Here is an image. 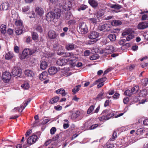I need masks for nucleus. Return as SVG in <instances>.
Masks as SVG:
<instances>
[{"mask_svg": "<svg viewBox=\"0 0 148 148\" xmlns=\"http://www.w3.org/2000/svg\"><path fill=\"white\" fill-rule=\"evenodd\" d=\"M101 115L102 116L99 118V120L100 121H105L113 116L114 114L111 110H105L102 112Z\"/></svg>", "mask_w": 148, "mask_h": 148, "instance_id": "1", "label": "nucleus"}, {"mask_svg": "<svg viewBox=\"0 0 148 148\" xmlns=\"http://www.w3.org/2000/svg\"><path fill=\"white\" fill-rule=\"evenodd\" d=\"M61 15V11L60 9L55 10V12H49L47 15V18L49 19L50 21H53L55 18H59Z\"/></svg>", "mask_w": 148, "mask_h": 148, "instance_id": "2", "label": "nucleus"}, {"mask_svg": "<svg viewBox=\"0 0 148 148\" xmlns=\"http://www.w3.org/2000/svg\"><path fill=\"white\" fill-rule=\"evenodd\" d=\"M114 50V47L112 45H110L107 46L106 49L100 50L99 52L100 54L107 55L111 53Z\"/></svg>", "mask_w": 148, "mask_h": 148, "instance_id": "3", "label": "nucleus"}, {"mask_svg": "<svg viewBox=\"0 0 148 148\" xmlns=\"http://www.w3.org/2000/svg\"><path fill=\"white\" fill-rule=\"evenodd\" d=\"M58 54L64 57L69 58L68 60L69 61H72L73 60L72 58H74V54L72 53L58 52Z\"/></svg>", "mask_w": 148, "mask_h": 148, "instance_id": "4", "label": "nucleus"}, {"mask_svg": "<svg viewBox=\"0 0 148 148\" xmlns=\"http://www.w3.org/2000/svg\"><path fill=\"white\" fill-rule=\"evenodd\" d=\"M59 5L60 8L64 9L65 11H68L70 10L72 7V2L68 1L65 4L62 5L61 3L59 4Z\"/></svg>", "mask_w": 148, "mask_h": 148, "instance_id": "5", "label": "nucleus"}, {"mask_svg": "<svg viewBox=\"0 0 148 148\" xmlns=\"http://www.w3.org/2000/svg\"><path fill=\"white\" fill-rule=\"evenodd\" d=\"M79 27L80 31L82 34H86L88 31V27L86 24L84 22H82L79 23Z\"/></svg>", "mask_w": 148, "mask_h": 148, "instance_id": "6", "label": "nucleus"}, {"mask_svg": "<svg viewBox=\"0 0 148 148\" xmlns=\"http://www.w3.org/2000/svg\"><path fill=\"white\" fill-rule=\"evenodd\" d=\"M99 36V33L96 32L92 31L90 32L88 36V38L91 40H93V42H96L97 40L96 38Z\"/></svg>", "mask_w": 148, "mask_h": 148, "instance_id": "7", "label": "nucleus"}, {"mask_svg": "<svg viewBox=\"0 0 148 148\" xmlns=\"http://www.w3.org/2000/svg\"><path fill=\"white\" fill-rule=\"evenodd\" d=\"M11 78L10 73L8 72H5L2 75V79L3 81L6 82H8Z\"/></svg>", "mask_w": 148, "mask_h": 148, "instance_id": "8", "label": "nucleus"}, {"mask_svg": "<svg viewBox=\"0 0 148 148\" xmlns=\"http://www.w3.org/2000/svg\"><path fill=\"white\" fill-rule=\"evenodd\" d=\"M48 73L47 72L44 71L42 72L39 76V79L41 81L45 80L44 83L45 84L47 83L49 81V80L47 79L48 78Z\"/></svg>", "mask_w": 148, "mask_h": 148, "instance_id": "9", "label": "nucleus"}, {"mask_svg": "<svg viewBox=\"0 0 148 148\" xmlns=\"http://www.w3.org/2000/svg\"><path fill=\"white\" fill-rule=\"evenodd\" d=\"M38 138L37 136L36 135H32L29 137L27 139V143L28 144L32 145L36 141Z\"/></svg>", "mask_w": 148, "mask_h": 148, "instance_id": "10", "label": "nucleus"}, {"mask_svg": "<svg viewBox=\"0 0 148 148\" xmlns=\"http://www.w3.org/2000/svg\"><path fill=\"white\" fill-rule=\"evenodd\" d=\"M10 4L8 2H5L2 3L0 6L1 11L7 10L10 9Z\"/></svg>", "mask_w": 148, "mask_h": 148, "instance_id": "11", "label": "nucleus"}, {"mask_svg": "<svg viewBox=\"0 0 148 148\" xmlns=\"http://www.w3.org/2000/svg\"><path fill=\"white\" fill-rule=\"evenodd\" d=\"M48 35L50 39H54L58 36V34L55 31L50 30L48 32Z\"/></svg>", "mask_w": 148, "mask_h": 148, "instance_id": "12", "label": "nucleus"}, {"mask_svg": "<svg viewBox=\"0 0 148 148\" xmlns=\"http://www.w3.org/2000/svg\"><path fill=\"white\" fill-rule=\"evenodd\" d=\"M21 69L18 67H14L12 70L11 72L12 75L14 76L15 77L16 76H18L20 75L21 73Z\"/></svg>", "mask_w": 148, "mask_h": 148, "instance_id": "13", "label": "nucleus"}, {"mask_svg": "<svg viewBox=\"0 0 148 148\" xmlns=\"http://www.w3.org/2000/svg\"><path fill=\"white\" fill-rule=\"evenodd\" d=\"M67 61V60L64 58H59L57 60L56 63L58 65L62 66L66 64Z\"/></svg>", "mask_w": 148, "mask_h": 148, "instance_id": "14", "label": "nucleus"}, {"mask_svg": "<svg viewBox=\"0 0 148 148\" xmlns=\"http://www.w3.org/2000/svg\"><path fill=\"white\" fill-rule=\"evenodd\" d=\"M111 27V25L109 23H105L100 26V30L101 31H106L110 30Z\"/></svg>", "mask_w": 148, "mask_h": 148, "instance_id": "15", "label": "nucleus"}, {"mask_svg": "<svg viewBox=\"0 0 148 148\" xmlns=\"http://www.w3.org/2000/svg\"><path fill=\"white\" fill-rule=\"evenodd\" d=\"M137 27L138 29H144L148 27V23L146 22L140 23L138 24Z\"/></svg>", "mask_w": 148, "mask_h": 148, "instance_id": "16", "label": "nucleus"}, {"mask_svg": "<svg viewBox=\"0 0 148 148\" xmlns=\"http://www.w3.org/2000/svg\"><path fill=\"white\" fill-rule=\"evenodd\" d=\"M58 71L57 69L54 66H51L49 68L48 72L50 75H53L55 74Z\"/></svg>", "mask_w": 148, "mask_h": 148, "instance_id": "17", "label": "nucleus"}, {"mask_svg": "<svg viewBox=\"0 0 148 148\" xmlns=\"http://www.w3.org/2000/svg\"><path fill=\"white\" fill-rule=\"evenodd\" d=\"M88 2L89 4L93 8L96 7L98 5L97 1L95 0H88Z\"/></svg>", "mask_w": 148, "mask_h": 148, "instance_id": "18", "label": "nucleus"}, {"mask_svg": "<svg viewBox=\"0 0 148 148\" xmlns=\"http://www.w3.org/2000/svg\"><path fill=\"white\" fill-rule=\"evenodd\" d=\"M104 91L102 90L100 93L98 95L97 97V99L99 101H100L102 99L105 97Z\"/></svg>", "mask_w": 148, "mask_h": 148, "instance_id": "19", "label": "nucleus"}, {"mask_svg": "<svg viewBox=\"0 0 148 148\" xmlns=\"http://www.w3.org/2000/svg\"><path fill=\"white\" fill-rule=\"evenodd\" d=\"M56 92L58 94H61L62 96H65L66 94L67 93L65 92V90L63 88H60L56 90Z\"/></svg>", "mask_w": 148, "mask_h": 148, "instance_id": "20", "label": "nucleus"}, {"mask_svg": "<svg viewBox=\"0 0 148 148\" xmlns=\"http://www.w3.org/2000/svg\"><path fill=\"white\" fill-rule=\"evenodd\" d=\"M0 31L2 34H5L6 32V25L2 24L0 25Z\"/></svg>", "mask_w": 148, "mask_h": 148, "instance_id": "21", "label": "nucleus"}, {"mask_svg": "<svg viewBox=\"0 0 148 148\" xmlns=\"http://www.w3.org/2000/svg\"><path fill=\"white\" fill-rule=\"evenodd\" d=\"M48 66L47 62L45 61H43L40 64V68L42 70H45L47 68Z\"/></svg>", "mask_w": 148, "mask_h": 148, "instance_id": "22", "label": "nucleus"}, {"mask_svg": "<svg viewBox=\"0 0 148 148\" xmlns=\"http://www.w3.org/2000/svg\"><path fill=\"white\" fill-rule=\"evenodd\" d=\"M24 73L25 75L28 77H32L34 75V73L33 72L29 70H25Z\"/></svg>", "mask_w": 148, "mask_h": 148, "instance_id": "23", "label": "nucleus"}, {"mask_svg": "<svg viewBox=\"0 0 148 148\" xmlns=\"http://www.w3.org/2000/svg\"><path fill=\"white\" fill-rule=\"evenodd\" d=\"M36 12L39 15H42L44 13L42 8L40 7H37L35 9Z\"/></svg>", "mask_w": 148, "mask_h": 148, "instance_id": "24", "label": "nucleus"}, {"mask_svg": "<svg viewBox=\"0 0 148 148\" xmlns=\"http://www.w3.org/2000/svg\"><path fill=\"white\" fill-rule=\"evenodd\" d=\"M75 45L73 43L67 44L66 46V49L68 50H71L74 49Z\"/></svg>", "mask_w": 148, "mask_h": 148, "instance_id": "25", "label": "nucleus"}, {"mask_svg": "<svg viewBox=\"0 0 148 148\" xmlns=\"http://www.w3.org/2000/svg\"><path fill=\"white\" fill-rule=\"evenodd\" d=\"M133 32V31L130 28L126 29L122 33V35L125 36L127 35H129L131 34Z\"/></svg>", "mask_w": 148, "mask_h": 148, "instance_id": "26", "label": "nucleus"}, {"mask_svg": "<svg viewBox=\"0 0 148 148\" xmlns=\"http://www.w3.org/2000/svg\"><path fill=\"white\" fill-rule=\"evenodd\" d=\"M121 22L119 20H114L113 21L111 22V24L114 26H117L121 24Z\"/></svg>", "mask_w": 148, "mask_h": 148, "instance_id": "27", "label": "nucleus"}, {"mask_svg": "<svg viewBox=\"0 0 148 148\" xmlns=\"http://www.w3.org/2000/svg\"><path fill=\"white\" fill-rule=\"evenodd\" d=\"M13 57V53L12 52H9L7 53L5 56V58L8 60H9Z\"/></svg>", "mask_w": 148, "mask_h": 148, "instance_id": "28", "label": "nucleus"}, {"mask_svg": "<svg viewBox=\"0 0 148 148\" xmlns=\"http://www.w3.org/2000/svg\"><path fill=\"white\" fill-rule=\"evenodd\" d=\"M23 32V27H18L16 29V34L18 35L22 34Z\"/></svg>", "mask_w": 148, "mask_h": 148, "instance_id": "29", "label": "nucleus"}, {"mask_svg": "<svg viewBox=\"0 0 148 148\" xmlns=\"http://www.w3.org/2000/svg\"><path fill=\"white\" fill-rule=\"evenodd\" d=\"M15 24L18 27H23L22 23L21 21L18 19H16L15 21Z\"/></svg>", "mask_w": 148, "mask_h": 148, "instance_id": "30", "label": "nucleus"}, {"mask_svg": "<svg viewBox=\"0 0 148 148\" xmlns=\"http://www.w3.org/2000/svg\"><path fill=\"white\" fill-rule=\"evenodd\" d=\"M108 38L112 41H114L116 40V36L114 34H110L108 36Z\"/></svg>", "mask_w": 148, "mask_h": 148, "instance_id": "31", "label": "nucleus"}, {"mask_svg": "<svg viewBox=\"0 0 148 148\" xmlns=\"http://www.w3.org/2000/svg\"><path fill=\"white\" fill-rule=\"evenodd\" d=\"M104 14V12L102 11H99L95 15V17L97 18H99Z\"/></svg>", "mask_w": 148, "mask_h": 148, "instance_id": "32", "label": "nucleus"}, {"mask_svg": "<svg viewBox=\"0 0 148 148\" xmlns=\"http://www.w3.org/2000/svg\"><path fill=\"white\" fill-rule=\"evenodd\" d=\"M59 97L57 96L54 97L53 99H51L49 101V103L51 104H53L57 102L59 100Z\"/></svg>", "mask_w": 148, "mask_h": 148, "instance_id": "33", "label": "nucleus"}, {"mask_svg": "<svg viewBox=\"0 0 148 148\" xmlns=\"http://www.w3.org/2000/svg\"><path fill=\"white\" fill-rule=\"evenodd\" d=\"M111 8L119 10L122 8V6L118 4L112 5L111 6Z\"/></svg>", "mask_w": 148, "mask_h": 148, "instance_id": "34", "label": "nucleus"}, {"mask_svg": "<svg viewBox=\"0 0 148 148\" xmlns=\"http://www.w3.org/2000/svg\"><path fill=\"white\" fill-rule=\"evenodd\" d=\"M21 87L24 89H27L29 88V86L27 82H25L21 85Z\"/></svg>", "mask_w": 148, "mask_h": 148, "instance_id": "35", "label": "nucleus"}, {"mask_svg": "<svg viewBox=\"0 0 148 148\" xmlns=\"http://www.w3.org/2000/svg\"><path fill=\"white\" fill-rule=\"evenodd\" d=\"M32 39L34 40H37L38 37V34L36 32H33L32 33Z\"/></svg>", "mask_w": 148, "mask_h": 148, "instance_id": "36", "label": "nucleus"}, {"mask_svg": "<svg viewBox=\"0 0 148 148\" xmlns=\"http://www.w3.org/2000/svg\"><path fill=\"white\" fill-rule=\"evenodd\" d=\"M28 55V51L27 49H24L23 51L22 58L23 59H25Z\"/></svg>", "mask_w": 148, "mask_h": 148, "instance_id": "37", "label": "nucleus"}, {"mask_svg": "<svg viewBox=\"0 0 148 148\" xmlns=\"http://www.w3.org/2000/svg\"><path fill=\"white\" fill-rule=\"evenodd\" d=\"M88 7L87 5L82 4L77 9V10L79 11H80L81 10H84Z\"/></svg>", "mask_w": 148, "mask_h": 148, "instance_id": "38", "label": "nucleus"}, {"mask_svg": "<svg viewBox=\"0 0 148 148\" xmlns=\"http://www.w3.org/2000/svg\"><path fill=\"white\" fill-rule=\"evenodd\" d=\"M28 51V55H31L36 51V50L34 49H27Z\"/></svg>", "mask_w": 148, "mask_h": 148, "instance_id": "39", "label": "nucleus"}, {"mask_svg": "<svg viewBox=\"0 0 148 148\" xmlns=\"http://www.w3.org/2000/svg\"><path fill=\"white\" fill-rule=\"evenodd\" d=\"M31 100L30 99H28L27 101H26L25 103H23L21 106V108H23V109H22L21 112L22 111L23 109H24L25 108L26 106L27 105L28 103H29Z\"/></svg>", "mask_w": 148, "mask_h": 148, "instance_id": "40", "label": "nucleus"}, {"mask_svg": "<svg viewBox=\"0 0 148 148\" xmlns=\"http://www.w3.org/2000/svg\"><path fill=\"white\" fill-rule=\"evenodd\" d=\"M95 106L93 105L90 106L87 111V114H90L93 110Z\"/></svg>", "mask_w": 148, "mask_h": 148, "instance_id": "41", "label": "nucleus"}, {"mask_svg": "<svg viewBox=\"0 0 148 148\" xmlns=\"http://www.w3.org/2000/svg\"><path fill=\"white\" fill-rule=\"evenodd\" d=\"M35 29L37 31L40 32H41L43 31V29L41 26L40 25H37Z\"/></svg>", "mask_w": 148, "mask_h": 148, "instance_id": "42", "label": "nucleus"}, {"mask_svg": "<svg viewBox=\"0 0 148 148\" xmlns=\"http://www.w3.org/2000/svg\"><path fill=\"white\" fill-rule=\"evenodd\" d=\"M141 83L144 86H146L148 83V79L147 78H145L142 80Z\"/></svg>", "mask_w": 148, "mask_h": 148, "instance_id": "43", "label": "nucleus"}, {"mask_svg": "<svg viewBox=\"0 0 148 148\" xmlns=\"http://www.w3.org/2000/svg\"><path fill=\"white\" fill-rule=\"evenodd\" d=\"M98 57V55L97 54H95L90 56V59L91 60H94L97 59Z\"/></svg>", "mask_w": 148, "mask_h": 148, "instance_id": "44", "label": "nucleus"}, {"mask_svg": "<svg viewBox=\"0 0 148 148\" xmlns=\"http://www.w3.org/2000/svg\"><path fill=\"white\" fill-rule=\"evenodd\" d=\"M116 132L114 131L113 132L112 138L110 139V141H114L115 139V138H116Z\"/></svg>", "mask_w": 148, "mask_h": 148, "instance_id": "45", "label": "nucleus"}, {"mask_svg": "<svg viewBox=\"0 0 148 148\" xmlns=\"http://www.w3.org/2000/svg\"><path fill=\"white\" fill-rule=\"evenodd\" d=\"M132 92L129 90H126L124 93V94L125 95H127L129 96H131L132 95Z\"/></svg>", "mask_w": 148, "mask_h": 148, "instance_id": "46", "label": "nucleus"}, {"mask_svg": "<svg viewBox=\"0 0 148 148\" xmlns=\"http://www.w3.org/2000/svg\"><path fill=\"white\" fill-rule=\"evenodd\" d=\"M145 131V130L144 128H141L137 130L136 132L138 134H139V132L140 134H142L143 133H144Z\"/></svg>", "mask_w": 148, "mask_h": 148, "instance_id": "47", "label": "nucleus"}, {"mask_svg": "<svg viewBox=\"0 0 148 148\" xmlns=\"http://www.w3.org/2000/svg\"><path fill=\"white\" fill-rule=\"evenodd\" d=\"M29 9V6H26L23 7L22 8V11L23 12H27Z\"/></svg>", "mask_w": 148, "mask_h": 148, "instance_id": "48", "label": "nucleus"}, {"mask_svg": "<svg viewBox=\"0 0 148 148\" xmlns=\"http://www.w3.org/2000/svg\"><path fill=\"white\" fill-rule=\"evenodd\" d=\"M90 22L93 24H96L97 22V19L95 18H90L89 19Z\"/></svg>", "mask_w": 148, "mask_h": 148, "instance_id": "49", "label": "nucleus"}, {"mask_svg": "<svg viewBox=\"0 0 148 148\" xmlns=\"http://www.w3.org/2000/svg\"><path fill=\"white\" fill-rule=\"evenodd\" d=\"M138 87L137 86H136L134 87L131 90L132 93H133L136 91H138Z\"/></svg>", "mask_w": 148, "mask_h": 148, "instance_id": "50", "label": "nucleus"}, {"mask_svg": "<svg viewBox=\"0 0 148 148\" xmlns=\"http://www.w3.org/2000/svg\"><path fill=\"white\" fill-rule=\"evenodd\" d=\"M134 36L132 34H129L126 38L127 41H129L134 38Z\"/></svg>", "mask_w": 148, "mask_h": 148, "instance_id": "51", "label": "nucleus"}, {"mask_svg": "<svg viewBox=\"0 0 148 148\" xmlns=\"http://www.w3.org/2000/svg\"><path fill=\"white\" fill-rule=\"evenodd\" d=\"M90 53L91 52L89 50H86L84 51V55L86 56H89Z\"/></svg>", "mask_w": 148, "mask_h": 148, "instance_id": "52", "label": "nucleus"}, {"mask_svg": "<svg viewBox=\"0 0 148 148\" xmlns=\"http://www.w3.org/2000/svg\"><path fill=\"white\" fill-rule=\"evenodd\" d=\"M141 94H142V96L145 97L146 96L147 94V90H143L141 91Z\"/></svg>", "mask_w": 148, "mask_h": 148, "instance_id": "53", "label": "nucleus"}, {"mask_svg": "<svg viewBox=\"0 0 148 148\" xmlns=\"http://www.w3.org/2000/svg\"><path fill=\"white\" fill-rule=\"evenodd\" d=\"M56 129L55 127H52L50 130V133L51 134H53L56 131Z\"/></svg>", "mask_w": 148, "mask_h": 148, "instance_id": "54", "label": "nucleus"}, {"mask_svg": "<svg viewBox=\"0 0 148 148\" xmlns=\"http://www.w3.org/2000/svg\"><path fill=\"white\" fill-rule=\"evenodd\" d=\"M54 108L56 110H62V107L61 106L58 105L54 107Z\"/></svg>", "mask_w": 148, "mask_h": 148, "instance_id": "55", "label": "nucleus"}, {"mask_svg": "<svg viewBox=\"0 0 148 148\" xmlns=\"http://www.w3.org/2000/svg\"><path fill=\"white\" fill-rule=\"evenodd\" d=\"M98 126V124H95L91 126L90 128V130H93L96 128Z\"/></svg>", "mask_w": 148, "mask_h": 148, "instance_id": "56", "label": "nucleus"}, {"mask_svg": "<svg viewBox=\"0 0 148 148\" xmlns=\"http://www.w3.org/2000/svg\"><path fill=\"white\" fill-rule=\"evenodd\" d=\"M7 32L9 35H12L13 33V29L10 28L8 29Z\"/></svg>", "mask_w": 148, "mask_h": 148, "instance_id": "57", "label": "nucleus"}, {"mask_svg": "<svg viewBox=\"0 0 148 148\" xmlns=\"http://www.w3.org/2000/svg\"><path fill=\"white\" fill-rule=\"evenodd\" d=\"M79 88L76 87L72 90V91L73 93H75L78 92L79 90Z\"/></svg>", "mask_w": 148, "mask_h": 148, "instance_id": "58", "label": "nucleus"}, {"mask_svg": "<svg viewBox=\"0 0 148 148\" xmlns=\"http://www.w3.org/2000/svg\"><path fill=\"white\" fill-rule=\"evenodd\" d=\"M120 95L117 93H115L113 96V97L115 99H117L119 97Z\"/></svg>", "mask_w": 148, "mask_h": 148, "instance_id": "59", "label": "nucleus"}, {"mask_svg": "<svg viewBox=\"0 0 148 148\" xmlns=\"http://www.w3.org/2000/svg\"><path fill=\"white\" fill-rule=\"evenodd\" d=\"M32 41L30 37L29 36H27L26 38V42L27 43H29Z\"/></svg>", "mask_w": 148, "mask_h": 148, "instance_id": "60", "label": "nucleus"}, {"mask_svg": "<svg viewBox=\"0 0 148 148\" xmlns=\"http://www.w3.org/2000/svg\"><path fill=\"white\" fill-rule=\"evenodd\" d=\"M113 145L112 144H107L105 148H113Z\"/></svg>", "mask_w": 148, "mask_h": 148, "instance_id": "61", "label": "nucleus"}, {"mask_svg": "<svg viewBox=\"0 0 148 148\" xmlns=\"http://www.w3.org/2000/svg\"><path fill=\"white\" fill-rule=\"evenodd\" d=\"M112 69V68H109L106 70L104 72L103 75L107 73Z\"/></svg>", "mask_w": 148, "mask_h": 148, "instance_id": "62", "label": "nucleus"}, {"mask_svg": "<svg viewBox=\"0 0 148 148\" xmlns=\"http://www.w3.org/2000/svg\"><path fill=\"white\" fill-rule=\"evenodd\" d=\"M138 46L135 45L133 46L132 47V49L134 51H135L138 49Z\"/></svg>", "mask_w": 148, "mask_h": 148, "instance_id": "63", "label": "nucleus"}, {"mask_svg": "<svg viewBox=\"0 0 148 148\" xmlns=\"http://www.w3.org/2000/svg\"><path fill=\"white\" fill-rule=\"evenodd\" d=\"M32 130H28V131L26 132V134H25V136L26 137H27L28 136H29L30 134L32 133Z\"/></svg>", "mask_w": 148, "mask_h": 148, "instance_id": "64", "label": "nucleus"}]
</instances>
